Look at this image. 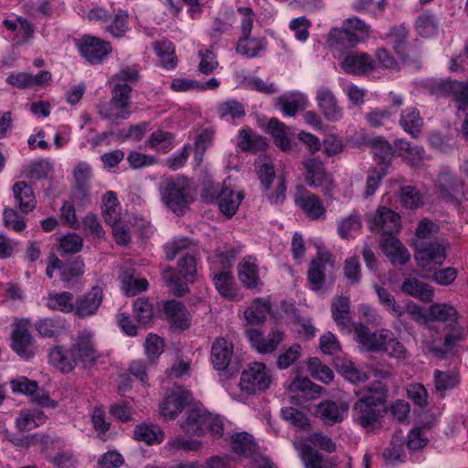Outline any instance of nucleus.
Here are the masks:
<instances>
[{
    "label": "nucleus",
    "instance_id": "obj_1",
    "mask_svg": "<svg viewBox=\"0 0 468 468\" xmlns=\"http://www.w3.org/2000/svg\"><path fill=\"white\" fill-rule=\"evenodd\" d=\"M358 399L353 407L355 421L367 430H374L381 425L387 412L388 389L378 381L370 387L356 392Z\"/></svg>",
    "mask_w": 468,
    "mask_h": 468
},
{
    "label": "nucleus",
    "instance_id": "obj_2",
    "mask_svg": "<svg viewBox=\"0 0 468 468\" xmlns=\"http://www.w3.org/2000/svg\"><path fill=\"white\" fill-rule=\"evenodd\" d=\"M160 192L165 206L176 215H183L195 200L194 181L184 176L166 178L162 182Z\"/></svg>",
    "mask_w": 468,
    "mask_h": 468
},
{
    "label": "nucleus",
    "instance_id": "obj_3",
    "mask_svg": "<svg viewBox=\"0 0 468 468\" xmlns=\"http://www.w3.org/2000/svg\"><path fill=\"white\" fill-rule=\"evenodd\" d=\"M371 27L357 16H352L342 22L341 27H333L326 43L332 51L342 52L347 47H354L364 42L370 34Z\"/></svg>",
    "mask_w": 468,
    "mask_h": 468
},
{
    "label": "nucleus",
    "instance_id": "obj_4",
    "mask_svg": "<svg viewBox=\"0 0 468 468\" xmlns=\"http://www.w3.org/2000/svg\"><path fill=\"white\" fill-rule=\"evenodd\" d=\"M178 273L172 268L162 271V278L176 296L188 292V283H193L197 277V258L186 254L177 262Z\"/></svg>",
    "mask_w": 468,
    "mask_h": 468
},
{
    "label": "nucleus",
    "instance_id": "obj_5",
    "mask_svg": "<svg viewBox=\"0 0 468 468\" xmlns=\"http://www.w3.org/2000/svg\"><path fill=\"white\" fill-rule=\"evenodd\" d=\"M301 165L306 185L312 188H320L324 195H329L335 187V183L321 158L310 155L303 158Z\"/></svg>",
    "mask_w": 468,
    "mask_h": 468
},
{
    "label": "nucleus",
    "instance_id": "obj_6",
    "mask_svg": "<svg viewBox=\"0 0 468 468\" xmlns=\"http://www.w3.org/2000/svg\"><path fill=\"white\" fill-rule=\"evenodd\" d=\"M415 260L419 267L431 270L441 266L446 259V248L439 242L425 240L426 236H417Z\"/></svg>",
    "mask_w": 468,
    "mask_h": 468
},
{
    "label": "nucleus",
    "instance_id": "obj_7",
    "mask_svg": "<svg viewBox=\"0 0 468 468\" xmlns=\"http://www.w3.org/2000/svg\"><path fill=\"white\" fill-rule=\"evenodd\" d=\"M271 381L272 378L266 365L261 362H253L242 371L239 387L248 395H252L268 389Z\"/></svg>",
    "mask_w": 468,
    "mask_h": 468
},
{
    "label": "nucleus",
    "instance_id": "obj_8",
    "mask_svg": "<svg viewBox=\"0 0 468 468\" xmlns=\"http://www.w3.org/2000/svg\"><path fill=\"white\" fill-rule=\"evenodd\" d=\"M75 46L80 56L91 65H99L112 53L109 41L91 35H83L75 40Z\"/></svg>",
    "mask_w": 468,
    "mask_h": 468
},
{
    "label": "nucleus",
    "instance_id": "obj_9",
    "mask_svg": "<svg viewBox=\"0 0 468 468\" xmlns=\"http://www.w3.org/2000/svg\"><path fill=\"white\" fill-rule=\"evenodd\" d=\"M367 228L378 234H399L401 231V217L389 207L379 206L366 218Z\"/></svg>",
    "mask_w": 468,
    "mask_h": 468
},
{
    "label": "nucleus",
    "instance_id": "obj_10",
    "mask_svg": "<svg viewBox=\"0 0 468 468\" xmlns=\"http://www.w3.org/2000/svg\"><path fill=\"white\" fill-rule=\"evenodd\" d=\"M11 348L24 359H29L35 356L37 345L30 332L29 321L24 320L15 324L11 334Z\"/></svg>",
    "mask_w": 468,
    "mask_h": 468
},
{
    "label": "nucleus",
    "instance_id": "obj_11",
    "mask_svg": "<svg viewBox=\"0 0 468 468\" xmlns=\"http://www.w3.org/2000/svg\"><path fill=\"white\" fill-rule=\"evenodd\" d=\"M437 187L439 197L447 202L460 206L464 197L463 184L461 178L449 170L440 173Z\"/></svg>",
    "mask_w": 468,
    "mask_h": 468
},
{
    "label": "nucleus",
    "instance_id": "obj_12",
    "mask_svg": "<svg viewBox=\"0 0 468 468\" xmlns=\"http://www.w3.org/2000/svg\"><path fill=\"white\" fill-rule=\"evenodd\" d=\"M101 213L104 221L113 229V234H129L122 225V207L114 191H107L101 197Z\"/></svg>",
    "mask_w": 468,
    "mask_h": 468
},
{
    "label": "nucleus",
    "instance_id": "obj_13",
    "mask_svg": "<svg viewBox=\"0 0 468 468\" xmlns=\"http://www.w3.org/2000/svg\"><path fill=\"white\" fill-rule=\"evenodd\" d=\"M294 203L309 219L319 220L326 218V208L323 200L303 186L298 187Z\"/></svg>",
    "mask_w": 468,
    "mask_h": 468
},
{
    "label": "nucleus",
    "instance_id": "obj_14",
    "mask_svg": "<svg viewBox=\"0 0 468 468\" xmlns=\"http://www.w3.org/2000/svg\"><path fill=\"white\" fill-rule=\"evenodd\" d=\"M190 391L177 387L168 391L160 405V414L166 420H174L191 402Z\"/></svg>",
    "mask_w": 468,
    "mask_h": 468
},
{
    "label": "nucleus",
    "instance_id": "obj_15",
    "mask_svg": "<svg viewBox=\"0 0 468 468\" xmlns=\"http://www.w3.org/2000/svg\"><path fill=\"white\" fill-rule=\"evenodd\" d=\"M103 301V290L101 286H93L90 291L74 300V315L85 319L95 315Z\"/></svg>",
    "mask_w": 468,
    "mask_h": 468
},
{
    "label": "nucleus",
    "instance_id": "obj_16",
    "mask_svg": "<svg viewBox=\"0 0 468 468\" xmlns=\"http://www.w3.org/2000/svg\"><path fill=\"white\" fill-rule=\"evenodd\" d=\"M70 347L77 361L84 367L92 366L100 356L94 345L93 335L87 331L80 333Z\"/></svg>",
    "mask_w": 468,
    "mask_h": 468
},
{
    "label": "nucleus",
    "instance_id": "obj_17",
    "mask_svg": "<svg viewBox=\"0 0 468 468\" xmlns=\"http://www.w3.org/2000/svg\"><path fill=\"white\" fill-rule=\"evenodd\" d=\"M246 336L252 347L261 354L272 353L284 339V334L278 329L271 330L267 336L258 329H248Z\"/></svg>",
    "mask_w": 468,
    "mask_h": 468
},
{
    "label": "nucleus",
    "instance_id": "obj_18",
    "mask_svg": "<svg viewBox=\"0 0 468 468\" xmlns=\"http://www.w3.org/2000/svg\"><path fill=\"white\" fill-rule=\"evenodd\" d=\"M316 101L328 122H335L342 119L343 109L330 88L326 86L319 87L316 91Z\"/></svg>",
    "mask_w": 468,
    "mask_h": 468
},
{
    "label": "nucleus",
    "instance_id": "obj_19",
    "mask_svg": "<svg viewBox=\"0 0 468 468\" xmlns=\"http://www.w3.org/2000/svg\"><path fill=\"white\" fill-rule=\"evenodd\" d=\"M348 405L342 401L323 400L316 407V416L325 425H335L345 420L348 413Z\"/></svg>",
    "mask_w": 468,
    "mask_h": 468
},
{
    "label": "nucleus",
    "instance_id": "obj_20",
    "mask_svg": "<svg viewBox=\"0 0 468 468\" xmlns=\"http://www.w3.org/2000/svg\"><path fill=\"white\" fill-rule=\"evenodd\" d=\"M399 288L403 294L411 296L422 303H429L433 301L434 288L416 277L405 278Z\"/></svg>",
    "mask_w": 468,
    "mask_h": 468
},
{
    "label": "nucleus",
    "instance_id": "obj_21",
    "mask_svg": "<svg viewBox=\"0 0 468 468\" xmlns=\"http://www.w3.org/2000/svg\"><path fill=\"white\" fill-rule=\"evenodd\" d=\"M245 195L241 190H236L230 184L224 181L218 197V208L227 217L236 214Z\"/></svg>",
    "mask_w": 468,
    "mask_h": 468
},
{
    "label": "nucleus",
    "instance_id": "obj_22",
    "mask_svg": "<svg viewBox=\"0 0 468 468\" xmlns=\"http://www.w3.org/2000/svg\"><path fill=\"white\" fill-rule=\"evenodd\" d=\"M233 356V344L224 337H217L211 346L210 359L218 371L228 369Z\"/></svg>",
    "mask_w": 468,
    "mask_h": 468
},
{
    "label": "nucleus",
    "instance_id": "obj_23",
    "mask_svg": "<svg viewBox=\"0 0 468 468\" xmlns=\"http://www.w3.org/2000/svg\"><path fill=\"white\" fill-rule=\"evenodd\" d=\"M218 293L227 300L239 301L240 295L231 271H211L209 273Z\"/></svg>",
    "mask_w": 468,
    "mask_h": 468
},
{
    "label": "nucleus",
    "instance_id": "obj_24",
    "mask_svg": "<svg viewBox=\"0 0 468 468\" xmlns=\"http://www.w3.org/2000/svg\"><path fill=\"white\" fill-rule=\"evenodd\" d=\"M2 24L8 31L16 33L17 44L27 43L35 35V25L24 16H18L14 19L5 18Z\"/></svg>",
    "mask_w": 468,
    "mask_h": 468
},
{
    "label": "nucleus",
    "instance_id": "obj_25",
    "mask_svg": "<svg viewBox=\"0 0 468 468\" xmlns=\"http://www.w3.org/2000/svg\"><path fill=\"white\" fill-rule=\"evenodd\" d=\"M354 335L362 348L370 352L381 351L387 337V335L382 334L372 333L368 327L362 324L354 325Z\"/></svg>",
    "mask_w": 468,
    "mask_h": 468
},
{
    "label": "nucleus",
    "instance_id": "obj_26",
    "mask_svg": "<svg viewBox=\"0 0 468 468\" xmlns=\"http://www.w3.org/2000/svg\"><path fill=\"white\" fill-rule=\"evenodd\" d=\"M384 254L393 265H405L410 259L407 248L400 242L397 236H387L381 242Z\"/></svg>",
    "mask_w": 468,
    "mask_h": 468
},
{
    "label": "nucleus",
    "instance_id": "obj_27",
    "mask_svg": "<svg viewBox=\"0 0 468 468\" xmlns=\"http://www.w3.org/2000/svg\"><path fill=\"white\" fill-rule=\"evenodd\" d=\"M342 68L347 73L365 74L375 69L374 59L367 53H349L341 64Z\"/></svg>",
    "mask_w": 468,
    "mask_h": 468
},
{
    "label": "nucleus",
    "instance_id": "obj_28",
    "mask_svg": "<svg viewBox=\"0 0 468 468\" xmlns=\"http://www.w3.org/2000/svg\"><path fill=\"white\" fill-rule=\"evenodd\" d=\"M49 363L64 373L71 372L78 364L71 347L66 348L62 346L52 347L48 354Z\"/></svg>",
    "mask_w": 468,
    "mask_h": 468
},
{
    "label": "nucleus",
    "instance_id": "obj_29",
    "mask_svg": "<svg viewBox=\"0 0 468 468\" xmlns=\"http://www.w3.org/2000/svg\"><path fill=\"white\" fill-rule=\"evenodd\" d=\"M438 90L445 95H452L459 110L468 107V84L447 80L438 83Z\"/></svg>",
    "mask_w": 468,
    "mask_h": 468
},
{
    "label": "nucleus",
    "instance_id": "obj_30",
    "mask_svg": "<svg viewBox=\"0 0 468 468\" xmlns=\"http://www.w3.org/2000/svg\"><path fill=\"white\" fill-rule=\"evenodd\" d=\"M332 316L336 324L342 329L350 332L354 324L350 316V301L347 297H336L331 306Z\"/></svg>",
    "mask_w": 468,
    "mask_h": 468
},
{
    "label": "nucleus",
    "instance_id": "obj_31",
    "mask_svg": "<svg viewBox=\"0 0 468 468\" xmlns=\"http://www.w3.org/2000/svg\"><path fill=\"white\" fill-rule=\"evenodd\" d=\"M34 328L42 337L56 338L66 330V319L60 316L39 318Z\"/></svg>",
    "mask_w": 468,
    "mask_h": 468
},
{
    "label": "nucleus",
    "instance_id": "obj_32",
    "mask_svg": "<svg viewBox=\"0 0 468 468\" xmlns=\"http://www.w3.org/2000/svg\"><path fill=\"white\" fill-rule=\"evenodd\" d=\"M163 311L166 319L179 329H186L189 326V319L185 305L176 300L164 303Z\"/></svg>",
    "mask_w": 468,
    "mask_h": 468
},
{
    "label": "nucleus",
    "instance_id": "obj_33",
    "mask_svg": "<svg viewBox=\"0 0 468 468\" xmlns=\"http://www.w3.org/2000/svg\"><path fill=\"white\" fill-rule=\"evenodd\" d=\"M371 151L378 163V168H388L391 165L394 156L393 146L384 138L377 137L370 141Z\"/></svg>",
    "mask_w": 468,
    "mask_h": 468
},
{
    "label": "nucleus",
    "instance_id": "obj_34",
    "mask_svg": "<svg viewBox=\"0 0 468 468\" xmlns=\"http://www.w3.org/2000/svg\"><path fill=\"white\" fill-rule=\"evenodd\" d=\"M237 144L243 152L257 153L265 150L268 144L266 138L247 128L239 132Z\"/></svg>",
    "mask_w": 468,
    "mask_h": 468
},
{
    "label": "nucleus",
    "instance_id": "obj_35",
    "mask_svg": "<svg viewBox=\"0 0 468 468\" xmlns=\"http://www.w3.org/2000/svg\"><path fill=\"white\" fill-rule=\"evenodd\" d=\"M278 104L284 115L294 116L298 112L307 108L309 101L303 93L292 92L279 97Z\"/></svg>",
    "mask_w": 468,
    "mask_h": 468
},
{
    "label": "nucleus",
    "instance_id": "obj_36",
    "mask_svg": "<svg viewBox=\"0 0 468 468\" xmlns=\"http://www.w3.org/2000/svg\"><path fill=\"white\" fill-rule=\"evenodd\" d=\"M98 113L103 120L118 123L121 120H127L131 115V109L125 104H119L112 100L98 105Z\"/></svg>",
    "mask_w": 468,
    "mask_h": 468
},
{
    "label": "nucleus",
    "instance_id": "obj_37",
    "mask_svg": "<svg viewBox=\"0 0 468 468\" xmlns=\"http://www.w3.org/2000/svg\"><path fill=\"white\" fill-rule=\"evenodd\" d=\"M13 192L16 202L22 212L27 213L35 208L37 205L36 197L31 186L26 182H16L13 186Z\"/></svg>",
    "mask_w": 468,
    "mask_h": 468
},
{
    "label": "nucleus",
    "instance_id": "obj_38",
    "mask_svg": "<svg viewBox=\"0 0 468 468\" xmlns=\"http://www.w3.org/2000/svg\"><path fill=\"white\" fill-rule=\"evenodd\" d=\"M239 253V250L236 248L217 250L214 255L208 257L210 262L209 271H230Z\"/></svg>",
    "mask_w": 468,
    "mask_h": 468
},
{
    "label": "nucleus",
    "instance_id": "obj_39",
    "mask_svg": "<svg viewBox=\"0 0 468 468\" xmlns=\"http://www.w3.org/2000/svg\"><path fill=\"white\" fill-rule=\"evenodd\" d=\"M267 132L273 138V142L282 151L287 152L291 149L290 130L277 118H271L267 124Z\"/></svg>",
    "mask_w": 468,
    "mask_h": 468
},
{
    "label": "nucleus",
    "instance_id": "obj_40",
    "mask_svg": "<svg viewBox=\"0 0 468 468\" xmlns=\"http://www.w3.org/2000/svg\"><path fill=\"white\" fill-rule=\"evenodd\" d=\"M267 48V40L264 37H240L236 51L248 58H253L260 56L261 51Z\"/></svg>",
    "mask_w": 468,
    "mask_h": 468
},
{
    "label": "nucleus",
    "instance_id": "obj_41",
    "mask_svg": "<svg viewBox=\"0 0 468 468\" xmlns=\"http://www.w3.org/2000/svg\"><path fill=\"white\" fill-rule=\"evenodd\" d=\"M329 261L327 254H320L310 263L307 277L313 290L318 291L322 288L325 279V265Z\"/></svg>",
    "mask_w": 468,
    "mask_h": 468
},
{
    "label": "nucleus",
    "instance_id": "obj_42",
    "mask_svg": "<svg viewBox=\"0 0 468 468\" xmlns=\"http://www.w3.org/2000/svg\"><path fill=\"white\" fill-rule=\"evenodd\" d=\"M129 30V13L122 8L112 12V20L104 27V31L114 38L123 37Z\"/></svg>",
    "mask_w": 468,
    "mask_h": 468
},
{
    "label": "nucleus",
    "instance_id": "obj_43",
    "mask_svg": "<svg viewBox=\"0 0 468 468\" xmlns=\"http://www.w3.org/2000/svg\"><path fill=\"white\" fill-rule=\"evenodd\" d=\"M133 438L138 441L145 442L148 445L159 444L165 439V433L156 424L143 423L135 426Z\"/></svg>",
    "mask_w": 468,
    "mask_h": 468
},
{
    "label": "nucleus",
    "instance_id": "obj_44",
    "mask_svg": "<svg viewBox=\"0 0 468 468\" xmlns=\"http://www.w3.org/2000/svg\"><path fill=\"white\" fill-rule=\"evenodd\" d=\"M405 440L401 431L396 432L389 443V446L383 452V457L389 464L403 463L406 459L404 451Z\"/></svg>",
    "mask_w": 468,
    "mask_h": 468
},
{
    "label": "nucleus",
    "instance_id": "obj_45",
    "mask_svg": "<svg viewBox=\"0 0 468 468\" xmlns=\"http://www.w3.org/2000/svg\"><path fill=\"white\" fill-rule=\"evenodd\" d=\"M154 51L156 54L159 65L165 69H174L177 65L175 46L169 40L155 42Z\"/></svg>",
    "mask_w": 468,
    "mask_h": 468
},
{
    "label": "nucleus",
    "instance_id": "obj_46",
    "mask_svg": "<svg viewBox=\"0 0 468 468\" xmlns=\"http://www.w3.org/2000/svg\"><path fill=\"white\" fill-rule=\"evenodd\" d=\"M46 304L52 311H58L63 314L74 313V295L67 291L49 293Z\"/></svg>",
    "mask_w": 468,
    "mask_h": 468
},
{
    "label": "nucleus",
    "instance_id": "obj_47",
    "mask_svg": "<svg viewBox=\"0 0 468 468\" xmlns=\"http://www.w3.org/2000/svg\"><path fill=\"white\" fill-rule=\"evenodd\" d=\"M64 10L62 0H40L32 6L30 16L35 18H51Z\"/></svg>",
    "mask_w": 468,
    "mask_h": 468
},
{
    "label": "nucleus",
    "instance_id": "obj_48",
    "mask_svg": "<svg viewBox=\"0 0 468 468\" xmlns=\"http://www.w3.org/2000/svg\"><path fill=\"white\" fill-rule=\"evenodd\" d=\"M399 124L406 133L417 138L420 133L423 120L418 110L415 108H408L402 111Z\"/></svg>",
    "mask_w": 468,
    "mask_h": 468
},
{
    "label": "nucleus",
    "instance_id": "obj_49",
    "mask_svg": "<svg viewBox=\"0 0 468 468\" xmlns=\"http://www.w3.org/2000/svg\"><path fill=\"white\" fill-rule=\"evenodd\" d=\"M429 316L431 321L456 324L459 318L458 312L448 303H433L429 308Z\"/></svg>",
    "mask_w": 468,
    "mask_h": 468
},
{
    "label": "nucleus",
    "instance_id": "obj_50",
    "mask_svg": "<svg viewBox=\"0 0 468 468\" xmlns=\"http://www.w3.org/2000/svg\"><path fill=\"white\" fill-rule=\"evenodd\" d=\"M399 200L407 209H416L425 204L423 194L413 186H404L399 189Z\"/></svg>",
    "mask_w": 468,
    "mask_h": 468
},
{
    "label": "nucleus",
    "instance_id": "obj_51",
    "mask_svg": "<svg viewBox=\"0 0 468 468\" xmlns=\"http://www.w3.org/2000/svg\"><path fill=\"white\" fill-rule=\"evenodd\" d=\"M271 311V303L268 300L255 299L251 305L245 311V318L250 324L263 323Z\"/></svg>",
    "mask_w": 468,
    "mask_h": 468
},
{
    "label": "nucleus",
    "instance_id": "obj_52",
    "mask_svg": "<svg viewBox=\"0 0 468 468\" xmlns=\"http://www.w3.org/2000/svg\"><path fill=\"white\" fill-rule=\"evenodd\" d=\"M122 291L126 296L132 297L144 292L148 288V282L144 278H136L133 274L125 271L120 277Z\"/></svg>",
    "mask_w": 468,
    "mask_h": 468
},
{
    "label": "nucleus",
    "instance_id": "obj_53",
    "mask_svg": "<svg viewBox=\"0 0 468 468\" xmlns=\"http://www.w3.org/2000/svg\"><path fill=\"white\" fill-rule=\"evenodd\" d=\"M175 136L169 132L157 130L150 135L147 145L157 152L167 153L174 147Z\"/></svg>",
    "mask_w": 468,
    "mask_h": 468
},
{
    "label": "nucleus",
    "instance_id": "obj_54",
    "mask_svg": "<svg viewBox=\"0 0 468 468\" xmlns=\"http://www.w3.org/2000/svg\"><path fill=\"white\" fill-rule=\"evenodd\" d=\"M388 41L394 51L401 58H404L408 48L409 30L403 27H393L388 34Z\"/></svg>",
    "mask_w": 468,
    "mask_h": 468
},
{
    "label": "nucleus",
    "instance_id": "obj_55",
    "mask_svg": "<svg viewBox=\"0 0 468 468\" xmlns=\"http://www.w3.org/2000/svg\"><path fill=\"white\" fill-rule=\"evenodd\" d=\"M207 411L199 409H191L186 411V418L182 428L188 435H201V428L203 426V419L207 416Z\"/></svg>",
    "mask_w": 468,
    "mask_h": 468
},
{
    "label": "nucleus",
    "instance_id": "obj_56",
    "mask_svg": "<svg viewBox=\"0 0 468 468\" xmlns=\"http://www.w3.org/2000/svg\"><path fill=\"white\" fill-rule=\"evenodd\" d=\"M217 112L221 119L226 121H234L244 117L246 114L244 105L236 100H228L219 103L217 107Z\"/></svg>",
    "mask_w": 468,
    "mask_h": 468
},
{
    "label": "nucleus",
    "instance_id": "obj_57",
    "mask_svg": "<svg viewBox=\"0 0 468 468\" xmlns=\"http://www.w3.org/2000/svg\"><path fill=\"white\" fill-rule=\"evenodd\" d=\"M375 292L378 294L380 303L393 316L400 318L404 315V308L397 303L394 296L385 288L376 284Z\"/></svg>",
    "mask_w": 468,
    "mask_h": 468
},
{
    "label": "nucleus",
    "instance_id": "obj_58",
    "mask_svg": "<svg viewBox=\"0 0 468 468\" xmlns=\"http://www.w3.org/2000/svg\"><path fill=\"white\" fill-rule=\"evenodd\" d=\"M251 260V257L245 260L239 272V281L248 289L256 288L260 282L258 266Z\"/></svg>",
    "mask_w": 468,
    "mask_h": 468
},
{
    "label": "nucleus",
    "instance_id": "obj_59",
    "mask_svg": "<svg viewBox=\"0 0 468 468\" xmlns=\"http://www.w3.org/2000/svg\"><path fill=\"white\" fill-rule=\"evenodd\" d=\"M449 231H457L447 221L431 220L428 218H422L418 225L415 234H444Z\"/></svg>",
    "mask_w": 468,
    "mask_h": 468
},
{
    "label": "nucleus",
    "instance_id": "obj_60",
    "mask_svg": "<svg viewBox=\"0 0 468 468\" xmlns=\"http://www.w3.org/2000/svg\"><path fill=\"white\" fill-rule=\"evenodd\" d=\"M335 365L342 376L352 383L366 381L367 379L366 373L358 370L351 361L336 358Z\"/></svg>",
    "mask_w": 468,
    "mask_h": 468
},
{
    "label": "nucleus",
    "instance_id": "obj_61",
    "mask_svg": "<svg viewBox=\"0 0 468 468\" xmlns=\"http://www.w3.org/2000/svg\"><path fill=\"white\" fill-rule=\"evenodd\" d=\"M231 448L233 452L237 454L249 456L253 452L254 441L247 432L236 433L231 439Z\"/></svg>",
    "mask_w": 468,
    "mask_h": 468
},
{
    "label": "nucleus",
    "instance_id": "obj_62",
    "mask_svg": "<svg viewBox=\"0 0 468 468\" xmlns=\"http://www.w3.org/2000/svg\"><path fill=\"white\" fill-rule=\"evenodd\" d=\"M439 23L431 14H422L416 20V30L422 37H431L437 34Z\"/></svg>",
    "mask_w": 468,
    "mask_h": 468
},
{
    "label": "nucleus",
    "instance_id": "obj_63",
    "mask_svg": "<svg viewBox=\"0 0 468 468\" xmlns=\"http://www.w3.org/2000/svg\"><path fill=\"white\" fill-rule=\"evenodd\" d=\"M362 216L359 211L353 210L347 217L343 218L337 224V234L357 232L362 229Z\"/></svg>",
    "mask_w": 468,
    "mask_h": 468
},
{
    "label": "nucleus",
    "instance_id": "obj_64",
    "mask_svg": "<svg viewBox=\"0 0 468 468\" xmlns=\"http://www.w3.org/2000/svg\"><path fill=\"white\" fill-rule=\"evenodd\" d=\"M164 352V340L154 334H149L144 343V354L150 364H154L155 360Z\"/></svg>",
    "mask_w": 468,
    "mask_h": 468
}]
</instances>
